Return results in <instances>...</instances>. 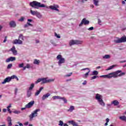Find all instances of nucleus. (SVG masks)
<instances>
[{"instance_id":"1","label":"nucleus","mask_w":126,"mask_h":126,"mask_svg":"<svg viewBox=\"0 0 126 126\" xmlns=\"http://www.w3.org/2000/svg\"><path fill=\"white\" fill-rule=\"evenodd\" d=\"M126 73L122 72V70H117L115 72L110 73L108 75H102L100 76V77H107V78H112V77H114L116 78L117 77H120L121 76H123V75H125Z\"/></svg>"},{"instance_id":"2","label":"nucleus","mask_w":126,"mask_h":126,"mask_svg":"<svg viewBox=\"0 0 126 126\" xmlns=\"http://www.w3.org/2000/svg\"><path fill=\"white\" fill-rule=\"evenodd\" d=\"M30 6L32 7H34V8H38L37 7H45V5L44 4H41L40 2H39L37 1H33L30 3Z\"/></svg>"},{"instance_id":"3","label":"nucleus","mask_w":126,"mask_h":126,"mask_svg":"<svg viewBox=\"0 0 126 126\" xmlns=\"http://www.w3.org/2000/svg\"><path fill=\"white\" fill-rule=\"evenodd\" d=\"M57 60L59 61H58L59 65H62V63H65V59L63 58V56L60 54L57 56Z\"/></svg>"},{"instance_id":"4","label":"nucleus","mask_w":126,"mask_h":126,"mask_svg":"<svg viewBox=\"0 0 126 126\" xmlns=\"http://www.w3.org/2000/svg\"><path fill=\"white\" fill-rule=\"evenodd\" d=\"M82 43H83V41L82 40H72L69 42V45L70 46H71L73 45H79L82 44Z\"/></svg>"},{"instance_id":"5","label":"nucleus","mask_w":126,"mask_h":126,"mask_svg":"<svg viewBox=\"0 0 126 126\" xmlns=\"http://www.w3.org/2000/svg\"><path fill=\"white\" fill-rule=\"evenodd\" d=\"M125 42H126V36H123L121 38H117V39L114 40V42L116 44L125 43Z\"/></svg>"},{"instance_id":"6","label":"nucleus","mask_w":126,"mask_h":126,"mask_svg":"<svg viewBox=\"0 0 126 126\" xmlns=\"http://www.w3.org/2000/svg\"><path fill=\"white\" fill-rule=\"evenodd\" d=\"M38 112H40V109H37L35 110L30 115L29 118L31 120H32L33 118H36L38 116Z\"/></svg>"},{"instance_id":"7","label":"nucleus","mask_w":126,"mask_h":126,"mask_svg":"<svg viewBox=\"0 0 126 126\" xmlns=\"http://www.w3.org/2000/svg\"><path fill=\"white\" fill-rule=\"evenodd\" d=\"M52 98L53 99V100H57L58 99L60 100H63L64 103H67V100H66V98L64 97H63L60 96H54L52 97Z\"/></svg>"},{"instance_id":"8","label":"nucleus","mask_w":126,"mask_h":126,"mask_svg":"<svg viewBox=\"0 0 126 126\" xmlns=\"http://www.w3.org/2000/svg\"><path fill=\"white\" fill-rule=\"evenodd\" d=\"M88 25L89 24V21L86 20V18H84L82 20L81 23L79 25L80 27H81L82 25Z\"/></svg>"},{"instance_id":"9","label":"nucleus","mask_w":126,"mask_h":126,"mask_svg":"<svg viewBox=\"0 0 126 126\" xmlns=\"http://www.w3.org/2000/svg\"><path fill=\"white\" fill-rule=\"evenodd\" d=\"M48 79V78H42V83H49L50 82H53L55 81V79H51L49 80Z\"/></svg>"},{"instance_id":"10","label":"nucleus","mask_w":126,"mask_h":126,"mask_svg":"<svg viewBox=\"0 0 126 126\" xmlns=\"http://www.w3.org/2000/svg\"><path fill=\"white\" fill-rule=\"evenodd\" d=\"M34 103H35V101H32L30 102L29 103H28L27 104H26L25 105V107L26 108H27V109H30V108H32V107H33V105H34Z\"/></svg>"},{"instance_id":"11","label":"nucleus","mask_w":126,"mask_h":126,"mask_svg":"<svg viewBox=\"0 0 126 126\" xmlns=\"http://www.w3.org/2000/svg\"><path fill=\"white\" fill-rule=\"evenodd\" d=\"M11 79H12V76L11 77H8L6 78L2 82V84H5L6 82H10V81H11Z\"/></svg>"},{"instance_id":"12","label":"nucleus","mask_w":126,"mask_h":126,"mask_svg":"<svg viewBox=\"0 0 126 126\" xmlns=\"http://www.w3.org/2000/svg\"><path fill=\"white\" fill-rule=\"evenodd\" d=\"M12 43L14 44H18V45H21L23 44V42L21 40L19 39H15L13 41Z\"/></svg>"},{"instance_id":"13","label":"nucleus","mask_w":126,"mask_h":126,"mask_svg":"<svg viewBox=\"0 0 126 126\" xmlns=\"http://www.w3.org/2000/svg\"><path fill=\"white\" fill-rule=\"evenodd\" d=\"M50 8L51 9H52L53 10H56V11H59V5H51L49 6Z\"/></svg>"},{"instance_id":"14","label":"nucleus","mask_w":126,"mask_h":126,"mask_svg":"<svg viewBox=\"0 0 126 126\" xmlns=\"http://www.w3.org/2000/svg\"><path fill=\"white\" fill-rule=\"evenodd\" d=\"M10 51H12L14 56L17 55V51L15 49V46H13L12 48L10 49Z\"/></svg>"},{"instance_id":"15","label":"nucleus","mask_w":126,"mask_h":126,"mask_svg":"<svg viewBox=\"0 0 126 126\" xmlns=\"http://www.w3.org/2000/svg\"><path fill=\"white\" fill-rule=\"evenodd\" d=\"M16 60L15 57H11L6 60V63H9V62H14Z\"/></svg>"},{"instance_id":"16","label":"nucleus","mask_w":126,"mask_h":126,"mask_svg":"<svg viewBox=\"0 0 126 126\" xmlns=\"http://www.w3.org/2000/svg\"><path fill=\"white\" fill-rule=\"evenodd\" d=\"M9 25L10 27H12L13 28H15V27H16V23L14 21H12L10 22Z\"/></svg>"},{"instance_id":"17","label":"nucleus","mask_w":126,"mask_h":126,"mask_svg":"<svg viewBox=\"0 0 126 126\" xmlns=\"http://www.w3.org/2000/svg\"><path fill=\"white\" fill-rule=\"evenodd\" d=\"M7 121L8 122V126H12V123H11V122H12V120H11V117H8L7 118Z\"/></svg>"},{"instance_id":"18","label":"nucleus","mask_w":126,"mask_h":126,"mask_svg":"<svg viewBox=\"0 0 126 126\" xmlns=\"http://www.w3.org/2000/svg\"><path fill=\"white\" fill-rule=\"evenodd\" d=\"M120 104V102L117 100H114L111 102V104L114 106H118Z\"/></svg>"},{"instance_id":"19","label":"nucleus","mask_w":126,"mask_h":126,"mask_svg":"<svg viewBox=\"0 0 126 126\" xmlns=\"http://www.w3.org/2000/svg\"><path fill=\"white\" fill-rule=\"evenodd\" d=\"M95 99L97 100V101H100L102 99V95H100L99 94H97L95 95Z\"/></svg>"},{"instance_id":"20","label":"nucleus","mask_w":126,"mask_h":126,"mask_svg":"<svg viewBox=\"0 0 126 126\" xmlns=\"http://www.w3.org/2000/svg\"><path fill=\"white\" fill-rule=\"evenodd\" d=\"M42 89H44L43 87H41L38 91H37L35 93V96H38L42 91Z\"/></svg>"},{"instance_id":"21","label":"nucleus","mask_w":126,"mask_h":126,"mask_svg":"<svg viewBox=\"0 0 126 126\" xmlns=\"http://www.w3.org/2000/svg\"><path fill=\"white\" fill-rule=\"evenodd\" d=\"M86 69L88 70V71L85 74V77H87V76L89 75V73L90 72V69H89V68H86L82 69L81 70H85Z\"/></svg>"},{"instance_id":"22","label":"nucleus","mask_w":126,"mask_h":126,"mask_svg":"<svg viewBox=\"0 0 126 126\" xmlns=\"http://www.w3.org/2000/svg\"><path fill=\"white\" fill-rule=\"evenodd\" d=\"M119 119L123 122H126V117L125 115L119 117Z\"/></svg>"},{"instance_id":"23","label":"nucleus","mask_w":126,"mask_h":126,"mask_svg":"<svg viewBox=\"0 0 126 126\" xmlns=\"http://www.w3.org/2000/svg\"><path fill=\"white\" fill-rule=\"evenodd\" d=\"M50 94L47 93L46 94H44L43 95V96L42 97V99L43 100H45L46 99V98H48L49 96H50Z\"/></svg>"},{"instance_id":"24","label":"nucleus","mask_w":126,"mask_h":126,"mask_svg":"<svg viewBox=\"0 0 126 126\" xmlns=\"http://www.w3.org/2000/svg\"><path fill=\"white\" fill-rule=\"evenodd\" d=\"M69 124H71L73 126H77V123H75L74 121H68Z\"/></svg>"},{"instance_id":"25","label":"nucleus","mask_w":126,"mask_h":126,"mask_svg":"<svg viewBox=\"0 0 126 126\" xmlns=\"http://www.w3.org/2000/svg\"><path fill=\"white\" fill-rule=\"evenodd\" d=\"M10 108H11V103H10L9 105L7 107V110L8 112H9V114H11V113H12V111L10 110Z\"/></svg>"},{"instance_id":"26","label":"nucleus","mask_w":126,"mask_h":126,"mask_svg":"<svg viewBox=\"0 0 126 126\" xmlns=\"http://www.w3.org/2000/svg\"><path fill=\"white\" fill-rule=\"evenodd\" d=\"M34 64L39 65L40 64V60H38L37 59H34L33 61Z\"/></svg>"},{"instance_id":"27","label":"nucleus","mask_w":126,"mask_h":126,"mask_svg":"<svg viewBox=\"0 0 126 126\" xmlns=\"http://www.w3.org/2000/svg\"><path fill=\"white\" fill-rule=\"evenodd\" d=\"M31 14H32V15H36V14H37V12H38V11H33V10H31Z\"/></svg>"},{"instance_id":"28","label":"nucleus","mask_w":126,"mask_h":126,"mask_svg":"<svg viewBox=\"0 0 126 126\" xmlns=\"http://www.w3.org/2000/svg\"><path fill=\"white\" fill-rule=\"evenodd\" d=\"M94 0V5H95L96 6H98V5H99V4L98 3H99V0Z\"/></svg>"},{"instance_id":"29","label":"nucleus","mask_w":126,"mask_h":126,"mask_svg":"<svg viewBox=\"0 0 126 126\" xmlns=\"http://www.w3.org/2000/svg\"><path fill=\"white\" fill-rule=\"evenodd\" d=\"M98 102L101 106H105V103L104 102V101H103V99H100Z\"/></svg>"},{"instance_id":"30","label":"nucleus","mask_w":126,"mask_h":126,"mask_svg":"<svg viewBox=\"0 0 126 126\" xmlns=\"http://www.w3.org/2000/svg\"><path fill=\"white\" fill-rule=\"evenodd\" d=\"M73 110H74V106H71L69 108V109L68 110V112H72V111H73Z\"/></svg>"},{"instance_id":"31","label":"nucleus","mask_w":126,"mask_h":126,"mask_svg":"<svg viewBox=\"0 0 126 126\" xmlns=\"http://www.w3.org/2000/svg\"><path fill=\"white\" fill-rule=\"evenodd\" d=\"M31 91L30 90H29L27 92V97L29 98V97L31 96Z\"/></svg>"},{"instance_id":"32","label":"nucleus","mask_w":126,"mask_h":126,"mask_svg":"<svg viewBox=\"0 0 126 126\" xmlns=\"http://www.w3.org/2000/svg\"><path fill=\"white\" fill-rule=\"evenodd\" d=\"M19 39H20V40H22L23 41L24 40V36H23V34H20L19 36Z\"/></svg>"},{"instance_id":"33","label":"nucleus","mask_w":126,"mask_h":126,"mask_svg":"<svg viewBox=\"0 0 126 126\" xmlns=\"http://www.w3.org/2000/svg\"><path fill=\"white\" fill-rule=\"evenodd\" d=\"M110 58H111V57L109 55H105V56H103V59H110Z\"/></svg>"},{"instance_id":"34","label":"nucleus","mask_w":126,"mask_h":126,"mask_svg":"<svg viewBox=\"0 0 126 126\" xmlns=\"http://www.w3.org/2000/svg\"><path fill=\"white\" fill-rule=\"evenodd\" d=\"M35 16H36V17H38V18H41L42 17V16L39 12H37V13H36Z\"/></svg>"},{"instance_id":"35","label":"nucleus","mask_w":126,"mask_h":126,"mask_svg":"<svg viewBox=\"0 0 126 126\" xmlns=\"http://www.w3.org/2000/svg\"><path fill=\"white\" fill-rule=\"evenodd\" d=\"M114 67H115V65L110 66L109 67H108L106 70H111V69H113V68H114Z\"/></svg>"},{"instance_id":"36","label":"nucleus","mask_w":126,"mask_h":126,"mask_svg":"<svg viewBox=\"0 0 126 126\" xmlns=\"http://www.w3.org/2000/svg\"><path fill=\"white\" fill-rule=\"evenodd\" d=\"M12 79H14V78H15L17 81L19 80V79H18V77H17V76H16V75H14L12 76Z\"/></svg>"},{"instance_id":"37","label":"nucleus","mask_w":126,"mask_h":126,"mask_svg":"<svg viewBox=\"0 0 126 126\" xmlns=\"http://www.w3.org/2000/svg\"><path fill=\"white\" fill-rule=\"evenodd\" d=\"M33 88H34V84H32L29 88V90H32Z\"/></svg>"},{"instance_id":"38","label":"nucleus","mask_w":126,"mask_h":126,"mask_svg":"<svg viewBox=\"0 0 126 126\" xmlns=\"http://www.w3.org/2000/svg\"><path fill=\"white\" fill-rule=\"evenodd\" d=\"M93 75H98V71L94 70L93 72Z\"/></svg>"},{"instance_id":"39","label":"nucleus","mask_w":126,"mask_h":126,"mask_svg":"<svg viewBox=\"0 0 126 126\" xmlns=\"http://www.w3.org/2000/svg\"><path fill=\"white\" fill-rule=\"evenodd\" d=\"M23 66H24V63H22L19 64V67L20 68L23 67Z\"/></svg>"},{"instance_id":"40","label":"nucleus","mask_w":126,"mask_h":126,"mask_svg":"<svg viewBox=\"0 0 126 126\" xmlns=\"http://www.w3.org/2000/svg\"><path fill=\"white\" fill-rule=\"evenodd\" d=\"M42 81V78L38 79L35 82V84L39 83V82H41Z\"/></svg>"},{"instance_id":"41","label":"nucleus","mask_w":126,"mask_h":126,"mask_svg":"<svg viewBox=\"0 0 126 126\" xmlns=\"http://www.w3.org/2000/svg\"><path fill=\"white\" fill-rule=\"evenodd\" d=\"M59 126H63V122L62 121H60Z\"/></svg>"},{"instance_id":"42","label":"nucleus","mask_w":126,"mask_h":126,"mask_svg":"<svg viewBox=\"0 0 126 126\" xmlns=\"http://www.w3.org/2000/svg\"><path fill=\"white\" fill-rule=\"evenodd\" d=\"M55 37H57V38H61V36L60 35V34H58V33L56 32L55 33Z\"/></svg>"},{"instance_id":"43","label":"nucleus","mask_w":126,"mask_h":126,"mask_svg":"<svg viewBox=\"0 0 126 126\" xmlns=\"http://www.w3.org/2000/svg\"><path fill=\"white\" fill-rule=\"evenodd\" d=\"M12 67V64H9L7 67V68L8 69H9V68H11Z\"/></svg>"},{"instance_id":"44","label":"nucleus","mask_w":126,"mask_h":126,"mask_svg":"<svg viewBox=\"0 0 126 126\" xmlns=\"http://www.w3.org/2000/svg\"><path fill=\"white\" fill-rule=\"evenodd\" d=\"M19 21H21V22H22L23 21H24V17H21V18L19 19Z\"/></svg>"},{"instance_id":"45","label":"nucleus","mask_w":126,"mask_h":126,"mask_svg":"<svg viewBox=\"0 0 126 126\" xmlns=\"http://www.w3.org/2000/svg\"><path fill=\"white\" fill-rule=\"evenodd\" d=\"M13 113L14 114H20V111L15 110V111H13Z\"/></svg>"},{"instance_id":"46","label":"nucleus","mask_w":126,"mask_h":126,"mask_svg":"<svg viewBox=\"0 0 126 126\" xmlns=\"http://www.w3.org/2000/svg\"><path fill=\"white\" fill-rule=\"evenodd\" d=\"M97 77H98V76H94L92 77V79H96V78H97Z\"/></svg>"},{"instance_id":"47","label":"nucleus","mask_w":126,"mask_h":126,"mask_svg":"<svg viewBox=\"0 0 126 126\" xmlns=\"http://www.w3.org/2000/svg\"><path fill=\"white\" fill-rule=\"evenodd\" d=\"M94 29V28L93 27H91L89 28L88 30H90V31H92Z\"/></svg>"},{"instance_id":"48","label":"nucleus","mask_w":126,"mask_h":126,"mask_svg":"<svg viewBox=\"0 0 126 126\" xmlns=\"http://www.w3.org/2000/svg\"><path fill=\"white\" fill-rule=\"evenodd\" d=\"M7 36H5V38H4V40H3V43H5V42H6V41H7Z\"/></svg>"},{"instance_id":"49","label":"nucleus","mask_w":126,"mask_h":126,"mask_svg":"<svg viewBox=\"0 0 126 126\" xmlns=\"http://www.w3.org/2000/svg\"><path fill=\"white\" fill-rule=\"evenodd\" d=\"M72 74V73H70L69 74L66 75V76L67 77H69V76H71V75Z\"/></svg>"},{"instance_id":"50","label":"nucleus","mask_w":126,"mask_h":126,"mask_svg":"<svg viewBox=\"0 0 126 126\" xmlns=\"http://www.w3.org/2000/svg\"><path fill=\"white\" fill-rule=\"evenodd\" d=\"M27 24L28 26H33V25H32V24L28 22H27Z\"/></svg>"},{"instance_id":"51","label":"nucleus","mask_w":126,"mask_h":126,"mask_svg":"<svg viewBox=\"0 0 126 126\" xmlns=\"http://www.w3.org/2000/svg\"><path fill=\"white\" fill-rule=\"evenodd\" d=\"M26 67L27 68H30V65H29V64H27V65L26 66Z\"/></svg>"},{"instance_id":"52","label":"nucleus","mask_w":126,"mask_h":126,"mask_svg":"<svg viewBox=\"0 0 126 126\" xmlns=\"http://www.w3.org/2000/svg\"><path fill=\"white\" fill-rule=\"evenodd\" d=\"M101 22H102L101 21V20L98 19V24H99V25H101Z\"/></svg>"},{"instance_id":"53","label":"nucleus","mask_w":126,"mask_h":126,"mask_svg":"<svg viewBox=\"0 0 126 126\" xmlns=\"http://www.w3.org/2000/svg\"><path fill=\"white\" fill-rule=\"evenodd\" d=\"M87 82L86 81H84V82L82 83L83 85H86L87 84Z\"/></svg>"},{"instance_id":"54","label":"nucleus","mask_w":126,"mask_h":126,"mask_svg":"<svg viewBox=\"0 0 126 126\" xmlns=\"http://www.w3.org/2000/svg\"><path fill=\"white\" fill-rule=\"evenodd\" d=\"M106 123H108L109 122H110V119H109V118H107L106 119Z\"/></svg>"},{"instance_id":"55","label":"nucleus","mask_w":126,"mask_h":126,"mask_svg":"<svg viewBox=\"0 0 126 126\" xmlns=\"http://www.w3.org/2000/svg\"><path fill=\"white\" fill-rule=\"evenodd\" d=\"M28 124H29V122H26V123L24 124V126H28Z\"/></svg>"},{"instance_id":"56","label":"nucleus","mask_w":126,"mask_h":126,"mask_svg":"<svg viewBox=\"0 0 126 126\" xmlns=\"http://www.w3.org/2000/svg\"><path fill=\"white\" fill-rule=\"evenodd\" d=\"M28 26H29L27 24L24 25L25 28H27V27H28Z\"/></svg>"},{"instance_id":"57","label":"nucleus","mask_w":126,"mask_h":126,"mask_svg":"<svg viewBox=\"0 0 126 126\" xmlns=\"http://www.w3.org/2000/svg\"><path fill=\"white\" fill-rule=\"evenodd\" d=\"M28 22H29V23L32 22V19H28Z\"/></svg>"},{"instance_id":"58","label":"nucleus","mask_w":126,"mask_h":126,"mask_svg":"<svg viewBox=\"0 0 126 126\" xmlns=\"http://www.w3.org/2000/svg\"><path fill=\"white\" fill-rule=\"evenodd\" d=\"M85 1H87V0H81V2L83 3L85 2Z\"/></svg>"},{"instance_id":"59","label":"nucleus","mask_w":126,"mask_h":126,"mask_svg":"<svg viewBox=\"0 0 126 126\" xmlns=\"http://www.w3.org/2000/svg\"><path fill=\"white\" fill-rule=\"evenodd\" d=\"M3 113H5L6 112V109L5 108L3 109Z\"/></svg>"},{"instance_id":"60","label":"nucleus","mask_w":126,"mask_h":126,"mask_svg":"<svg viewBox=\"0 0 126 126\" xmlns=\"http://www.w3.org/2000/svg\"><path fill=\"white\" fill-rule=\"evenodd\" d=\"M26 66L23 67V70H25L26 69Z\"/></svg>"},{"instance_id":"61","label":"nucleus","mask_w":126,"mask_h":126,"mask_svg":"<svg viewBox=\"0 0 126 126\" xmlns=\"http://www.w3.org/2000/svg\"><path fill=\"white\" fill-rule=\"evenodd\" d=\"M26 108H27L26 107H24V108H22L21 110H22V111H23L24 110H25V109H26Z\"/></svg>"},{"instance_id":"62","label":"nucleus","mask_w":126,"mask_h":126,"mask_svg":"<svg viewBox=\"0 0 126 126\" xmlns=\"http://www.w3.org/2000/svg\"><path fill=\"white\" fill-rule=\"evenodd\" d=\"M122 4H126V1H122Z\"/></svg>"},{"instance_id":"63","label":"nucleus","mask_w":126,"mask_h":126,"mask_svg":"<svg viewBox=\"0 0 126 126\" xmlns=\"http://www.w3.org/2000/svg\"><path fill=\"white\" fill-rule=\"evenodd\" d=\"M19 125L20 126H23V124H22V123H19Z\"/></svg>"},{"instance_id":"64","label":"nucleus","mask_w":126,"mask_h":126,"mask_svg":"<svg viewBox=\"0 0 126 126\" xmlns=\"http://www.w3.org/2000/svg\"><path fill=\"white\" fill-rule=\"evenodd\" d=\"M63 126H68L67 124H64Z\"/></svg>"}]
</instances>
